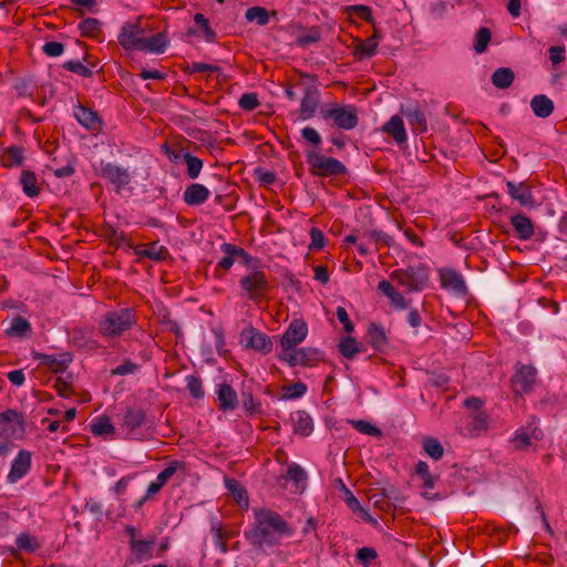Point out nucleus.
Returning a JSON list of instances; mask_svg holds the SVG:
<instances>
[{"mask_svg": "<svg viewBox=\"0 0 567 567\" xmlns=\"http://www.w3.org/2000/svg\"><path fill=\"white\" fill-rule=\"evenodd\" d=\"M511 225L515 230L516 238L519 240H529L535 234L533 220L524 214L513 215L511 217Z\"/></svg>", "mask_w": 567, "mask_h": 567, "instance_id": "5701e85b", "label": "nucleus"}, {"mask_svg": "<svg viewBox=\"0 0 567 567\" xmlns=\"http://www.w3.org/2000/svg\"><path fill=\"white\" fill-rule=\"evenodd\" d=\"M225 486L231 493L236 503L247 508L249 505L248 494L245 487L235 478H225Z\"/></svg>", "mask_w": 567, "mask_h": 567, "instance_id": "f704fd0d", "label": "nucleus"}, {"mask_svg": "<svg viewBox=\"0 0 567 567\" xmlns=\"http://www.w3.org/2000/svg\"><path fill=\"white\" fill-rule=\"evenodd\" d=\"M390 277L399 286L405 288L406 292L422 291L429 281L426 268L422 265L396 269L391 272Z\"/></svg>", "mask_w": 567, "mask_h": 567, "instance_id": "20e7f679", "label": "nucleus"}, {"mask_svg": "<svg viewBox=\"0 0 567 567\" xmlns=\"http://www.w3.org/2000/svg\"><path fill=\"white\" fill-rule=\"evenodd\" d=\"M25 432L23 414L9 409L0 413V437L4 440L22 437Z\"/></svg>", "mask_w": 567, "mask_h": 567, "instance_id": "6e6552de", "label": "nucleus"}, {"mask_svg": "<svg viewBox=\"0 0 567 567\" xmlns=\"http://www.w3.org/2000/svg\"><path fill=\"white\" fill-rule=\"evenodd\" d=\"M71 342L79 349L93 351L99 348V343L91 333L84 328H74L70 334Z\"/></svg>", "mask_w": 567, "mask_h": 567, "instance_id": "cd10ccee", "label": "nucleus"}, {"mask_svg": "<svg viewBox=\"0 0 567 567\" xmlns=\"http://www.w3.org/2000/svg\"><path fill=\"white\" fill-rule=\"evenodd\" d=\"M378 557V553L372 547H362L357 551V561L367 567L372 560Z\"/></svg>", "mask_w": 567, "mask_h": 567, "instance_id": "e2e57ef3", "label": "nucleus"}, {"mask_svg": "<svg viewBox=\"0 0 567 567\" xmlns=\"http://www.w3.org/2000/svg\"><path fill=\"white\" fill-rule=\"evenodd\" d=\"M537 371L534 367L516 363L515 372L512 375V389L516 394H525L533 390L536 382Z\"/></svg>", "mask_w": 567, "mask_h": 567, "instance_id": "9d476101", "label": "nucleus"}, {"mask_svg": "<svg viewBox=\"0 0 567 567\" xmlns=\"http://www.w3.org/2000/svg\"><path fill=\"white\" fill-rule=\"evenodd\" d=\"M441 286L455 296H465L467 288L461 274L453 269H442L440 271Z\"/></svg>", "mask_w": 567, "mask_h": 567, "instance_id": "a211bd4d", "label": "nucleus"}, {"mask_svg": "<svg viewBox=\"0 0 567 567\" xmlns=\"http://www.w3.org/2000/svg\"><path fill=\"white\" fill-rule=\"evenodd\" d=\"M210 196V190L203 184L188 185L183 193V200L188 206H200Z\"/></svg>", "mask_w": 567, "mask_h": 567, "instance_id": "4be33fe9", "label": "nucleus"}, {"mask_svg": "<svg viewBox=\"0 0 567 567\" xmlns=\"http://www.w3.org/2000/svg\"><path fill=\"white\" fill-rule=\"evenodd\" d=\"M135 254L141 258H148L153 261H164L169 257L168 249L163 245H158L157 241L151 243L145 248L142 246L136 247Z\"/></svg>", "mask_w": 567, "mask_h": 567, "instance_id": "bb28decb", "label": "nucleus"}, {"mask_svg": "<svg viewBox=\"0 0 567 567\" xmlns=\"http://www.w3.org/2000/svg\"><path fill=\"white\" fill-rule=\"evenodd\" d=\"M140 370V365L132 362L131 360H125L122 364H118L112 370V374L114 375H127L134 374Z\"/></svg>", "mask_w": 567, "mask_h": 567, "instance_id": "338daca9", "label": "nucleus"}, {"mask_svg": "<svg viewBox=\"0 0 567 567\" xmlns=\"http://www.w3.org/2000/svg\"><path fill=\"white\" fill-rule=\"evenodd\" d=\"M530 109L535 116L547 118L554 112V102L545 94H537L530 100Z\"/></svg>", "mask_w": 567, "mask_h": 567, "instance_id": "c756f323", "label": "nucleus"}, {"mask_svg": "<svg viewBox=\"0 0 567 567\" xmlns=\"http://www.w3.org/2000/svg\"><path fill=\"white\" fill-rule=\"evenodd\" d=\"M74 116L86 128L94 130L97 126V114L83 105L74 107Z\"/></svg>", "mask_w": 567, "mask_h": 567, "instance_id": "e433bc0d", "label": "nucleus"}, {"mask_svg": "<svg viewBox=\"0 0 567 567\" xmlns=\"http://www.w3.org/2000/svg\"><path fill=\"white\" fill-rule=\"evenodd\" d=\"M168 44V39L165 33H156L148 38H143L141 51L161 54L164 53Z\"/></svg>", "mask_w": 567, "mask_h": 567, "instance_id": "7c9ffc66", "label": "nucleus"}, {"mask_svg": "<svg viewBox=\"0 0 567 567\" xmlns=\"http://www.w3.org/2000/svg\"><path fill=\"white\" fill-rule=\"evenodd\" d=\"M491 39H492V33H491L489 29L485 28V27L480 28L475 34L474 50L477 53L485 52Z\"/></svg>", "mask_w": 567, "mask_h": 567, "instance_id": "8fccbe9b", "label": "nucleus"}, {"mask_svg": "<svg viewBox=\"0 0 567 567\" xmlns=\"http://www.w3.org/2000/svg\"><path fill=\"white\" fill-rule=\"evenodd\" d=\"M378 290L389 298L391 307L396 310H405L409 308L410 300H408L388 280H381L378 284Z\"/></svg>", "mask_w": 567, "mask_h": 567, "instance_id": "b1692460", "label": "nucleus"}, {"mask_svg": "<svg viewBox=\"0 0 567 567\" xmlns=\"http://www.w3.org/2000/svg\"><path fill=\"white\" fill-rule=\"evenodd\" d=\"M282 480L285 481L286 487L290 484L289 489L291 493L299 494L305 489L307 474L300 465L291 463L288 465L286 474L282 475Z\"/></svg>", "mask_w": 567, "mask_h": 567, "instance_id": "6ab92c4d", "label": "nucleus"}, {"mask_svg": "<svg viewBox=\"0 0 567 567\" xmlns=\"http://www.w3.org/2000/svg\"><path fill=\"white\" fill-rule=\"evenodd\" d=\"M241 402L247 414L257 415L261 413V403L255 400L251 392H243Z\"/></svg>", "mask_w": 567, "mask_h": 567, "instance_id": "5fc2aeb1", "label": "nucleus"}, {"mask_svg": "<svg viewBox=\"0 0 567 567\" xmlns=\"http://www.w3.org/2000/svg\"><path fill=\"white\" fill-rule=\"evenodd\" d=\"M251 265L254 266H246L250 271L240 278L239 285L247 299L258 301L266 296L270 285L266 274L259 269V260L254 258Z\"/></svg>", "mask_w": 567, "mask_h": 567, "instance_id": "7ed1b4c3", "label": "nucleus"}, {"mask_svg": "<svg viewBox=\"0 0 567 567\" xmlns=\"http://www.w3.org/2000/svg\"><path fill=\"white\" fill-rule=\"evenodd\" d=\"M143 29L136 23H125L117 37L118 43L125 50H141L143 43Z\"/></svg>", "mask_w": 567, "mask_h": 567, "instance_id": "2eb2a0df", "label": "nucleus"}, {"mask_svg": "<svg viewBox=\"0 0 567 567\" xmlns=\"http://www.w3.org/2000/svg\"><path fill=\"white\" fill-rule=\"evenodd\" d=\"M145 419V412L142 409L127 408L122 415L120 426L125 432L126 437L138 439L137 430L144 424Z\"/></svg>", "mask_w": 567, "mask_h": 567, "instance_id": "4468645a", "label": "nucleus"}, {"mask_svg": "<svg viewBox=\"0 0 567 567\" xmlns=\"http://www.w3.org/2000/svg\"><path fill=\"white\" fill-rule=\"evenodd\" d=\"M31 453L27 450H20L12 461L10 472L7 476L8 482L17 483L22 477H24L31 468Z\"/></svg>", "mask_w": 567, "mask_h": 567, "instance_id": "f3484780", "label": "nucleus"}, {"mask_svg": "<svg viewBox=\"0 0 567 567\" xmlns=\"http://www.w3.org/2000/svg\"><path fill=\"white\" fill-rule=\"evenodd\" d=\"M245 18L259 25H266L269 22V12L265 8L256 6L246 10Z\"/></svg>", "mask_w": 567, "mask_h": 567, "instance_id": "a18cd8bd", "label": "nucleus"}, {"mask_svg": "<svg viewBox=\"0 0 567 567\" xmlns=\"http://www.w3.org/2000/svg\"><path fill=\"white\" fill-rule=\"evenodd\" d=\"M379 35L375 31L373 35L367 39L365 42L360 43L355 48V53L360 54L362 58H371L375 54L378 44H379Z\"/></svg>", "mask_w": 567, "mask_h": 567, "instance_id": "37998d69", "label": "nucleus"}, {"mask_svg": "<svg viewBox=\"0 0 567 567\" xmlns=\"http://www.w3.org/2000/svg\"><path fill=\"white\" fill-rule=\"evenodd\" d=\"M72 6L80 14H84L85 11L96 13L97 2L96 0H70Z\"/></svg>", "mask_w": 567, "mask_h": 567, "instance_id": "0e129e2a", "label": "nucleus"}, {"mask_svg": "<svg viewBox=\"0 0 567 567\" xmlns=\"http://www.w3.org/2000/svg\"><path fill=\"white\" fill-rule=\"evenodd\" d=\"M306 159L312 174L330 177L342 176L347 174V167L334 157H329L317 153L316 151L306 152Z\"/></svg>", "mask_w": 567, "mask_h": 567, "instance_id": "423d86ee", "label": "nucleus"}, {"mask_svg": "<svg viewBox=\"0 0 567 567\" xmlns=\"http://www.w3.org/2000/svg\"><path fill=\"white\" fill-rule=\"evenodd\" d=\"M307 334V323L301 319L292 320L287 330L281 336L279 353L291 352L306 339Z\"/></svg>", "mask_w": 567, "mask_h": 567, "instance_id": "1a4fd4ad", "label": "nucleus"}, {"mask_svg": "<svg viewBox=\"0 0 567 567\" xmlns=\"http://www.w3.org/2000/svg\"><path fill=\"white\" fill-rule=\"evenodd\" d=\"M400 111L401 114L405 116L412 131L415 134H423L427 131V121L425 114L416 103L402 105Z\"/></svg>", "mask_w": 567, "mask_h": 567, "instance_id": "dca6fc26", "label": "nucleus"}, {"mask_svg": "<svg viewBox=\"0 0 567 567\" xmlns=\"http://www.w3.org/2000/svg\"><path fill=\"white\" fill-rule=\"evenodd\" d=\"M320 102L317 87L308 86L300 103L299 117L303 121L313 117Z\"/></svg>", "mask_w": 567, "mask_h": 567, "instance_id": "aec40b11", "label": "nucleus"}, {"mask_svg": "<svg viewBox=\"0 0 567 567\" xmlns=\"http://www.w3.org/2000/svg\"><path fill=\"white\" fill-rule=\"evenodd\" d=\"M320 114L324 121L330 120L333 125L344 131L353 130L359 122L358 109L352 104L326 106Z\"/></svg>", "mask_w": 567, "mask_h": 567, "instance_id": "39448f33", "label": "nucleus"}, {"mask_svg": "<svg viewBox=\"0 0 567 567\" xmlns=\"http://www.w3.org/2000/svg\"><path fill=\"white\" fill-rule=\"evenodd\" d=\"M97 175L110 183L116 193H121L132 181L128 168L103 161L99 165Z\"/></svg>", "mask_w": 567, "mask_h": 567, "instance_id": "0eeeda50", "label": "nucleus"}, {"mask_svg": "<svg viewBox=\"0 0 567 567\" xmlns=\"http://www.w3.org/2000/svg\"><path fill=\"white\" fill-rule=\"evenodd\" d=\"M184 467L185 464L183 462L172 461L162 472L158 473L156 480L164 486L179 468Z\"/></svg>", "mask_w": 567, "mask_h": 567, "instance_id": "4d7b16f0", "label": "nucleus"}, {"mask_svg": "<svg viewBox=\"0 0 567 567\" xmlns=\"http://www.w3.org/2000/svg\"><path fill=\"white\" fill-rule=\"evenodd\" d=\"M307 392V385L302 382H296L284 388L286 399H298Z\"/></svg>", "mask_w": 567, "mask_h": 567, "instance_id": "680f3d73", "label": "nucleus"}, {"mask_svg": "<svg viewBox=\"0 0 567 567\" xmlns=\"http://www.w3.org/2000/svg\"><path fill=\"white\" fill-rule=\"evenodd\" d=\"M382 131L391 135L399 144L406 142L408 134L404 127L403 120L399 115H393L382 126Z\"/></svg>", "mask_w": 567, "mask_h": 567, "instance_id": "c85d7f7f", "label": "nucleus"}, {"mask_svg": "<svg viewBox=\"0 0 567 567\" xmlns=\"http://www.w3.org/2000/svg\"><path fill=\"white\" fill-rule=\"evenodd\" d=\"M488 429V415L485 412H476L471 416L467 430L473 435H480Z\"/></svg>", "mask_w": 567, "mask_h": 567, "instance_id": "58836bf2", "label": "nucleus"}, {"mask_svg": "<svg viewBox=\"0 0 567 567\" xmlns=\"http://www.w3.org/2000/svg\"><path fill=\"white\" fill-rule=\"evenodd\" d=\"M183 161L187 165L188 177L192 179L197 178L203 168V161L188 152L183 153Z\"/></svg>", "mask_w": 567, "mask_h": 567, "instance_id": "c03bdc74", "label": "nucleus"}, {"mask_svg": "<svg viewBox=\"0 0 567 567\" xmlns=\"http://www.w3.org/2000/svg\"><path fill=\"white\" fill-rule=\"evenodd\" d=\"M238 105L244 111H252L259 105L258 96L256 93H245L240 96Z\"/></svg>", "mask_w": 567, "mask_h": 567, "instance_id": "69168bd1", "label": "nucleus"}, {"mask_svg": "<svg viewBox=\"0 0 567 567\" xmlns=\"http://www.w3.org/2000/svg\"><path fill=\"white\" fill-rule=\"evenodd\" d=\"M20 183L22 185V189L29 197H34L39 194V188L37 186L38 179L33 172L23 171L21 173Z\"/></svg>", "mask_w": 567, "mask_h": 567, "instance_id": "a19ab883", "label": "nucleus"}, {"mask_svg": "<svg viewBox=\"0 0 567 567\" xmlns=\"http://www.w3.org/2000/svg\"><path fill=\"white\" fill-rule=\"evenodd\" d=\"M220 250L224 256L219 259L217 268H220L224 271L229 270L236 261L241 262L245 266H252L254 257L247 254V251L239 246L224 243L220 246Z\"/></svg>", "mask_w": 567, "mask_h": 567, "instance_id": "f8f14e48", "label": "nucleus"}, {"mask_svg": "<svg viewBox=\"0 0 567 567\" xmlns=\"http://www.w3.org/2000/svg\"><path fill=\"white\" fill-rule=\"evenodd\" d=\"M349 423L360 433L371 435V436H380L381 430L371 423L363 420H350Z\"/></svg>", "mask_w": 567, "mask_h": 567, "instance_id": "13d9d810", "label": "nucleus"}, {"mask_svg": "<svg viewBox=\"0 0 567 567\" xmlns=\"http://www.w3.org/2000/svg\"><path fill=\"white\" fill-rule=\"evenodd\" d=\"M338 347L340 353L347 359H353L354 355L359 352L358 342L352 337L343 338Z\"/></svg>", "mask_w": 567, "mask_h": 567, "instance_id": "09e8293b", "label": "nucleus"}, {"mask_svg": "<svg viewBox=\"0 0 567 567\" xmlns=\"http://www.w3.org/2000/svg\"><path fill=\"white\" fill-rule=\"evenodd\" d=\"M136 324L135 312L130 308H121L105 312L99 323V334L107 341L121 338Z\"/></svg>", "mask_w": 567, "mask_h": 567, "instance_id": "f03ea898", "label": "nucleus"}, {"mask_svg": "<svg viewBox=\"0 0 567 567\" xmlns=\"http://www.w3.org/2000/svg\"><path fill=\"white\" fill-rule=\"evenodd\" d=\"M154 545V539H130V548L138 561L152 556Z\"/></svg>", "mask_w": 567, "mask_h": 567, "instance_id": "c9c22d12", "label": "nucleus"}, {"mask_svg": "<svg viewBox=\"0 0 567 567\" xmlns=\"http://www.w3.org/2000/svg\"><path fill=\"white\" fill-rule=\"evenodd\" d=\"M31 330V326L29 321L20 316H17L12 319L9 333L16 336H23L25 332Z\"/></svg>", "mask_w": 567, "mask_h": 567, "instance_id": "bf43d9fd", "label": "nucleus"}, {"mask_svg": "<svg viewBox=\"0 0 567 567\" xmlns=\"http://www.w3.org/2000/svg\"><path fill=\"white\" fill-rule=\"evenodd\" d=\"M423 450L424 452L435 461L442 458L444 454L443 445L441 442L433 437H426L423 441Z\"/></svg>", "mask_w": 567, "mask_h": 567, "instance_id": "49530a36", "label": "nucleus"}, {"mask_svg": "<svg viewBox=\"0 0 567 567\" xmlns=\"http://www.w3.org/2000/svg\"><path fill=\"white\" fill-rule=\"evenodd\" d=\"M186 385L190 395L195 399H202L204 396V390L202 380L196 375L186 377Z\"/></svg>", "mask_w": 567, "mask_h": 567, "instance_id": "052dcab7", "label": "nucleus"}, {"mask_svg": "<svg viewBox=\"0 0 567 567\" xmlns=\"http://www.w3.org/2000/svg\"><path fill=\"white\" fill-rule=\"evenodd\" d=\"M254 522L245 532L246 539L255 547H275L282 538L291 537L293 528L278 512L268 507H252Z\"/></svg>", "mask_w": 567, "mask_h": 567, "instance_id": "f257e3e1", "label": "nucleus"}, {"mask_svg": "<svg viewBox=\"0 0 567 567\" xmlns=\"http://www.w3.org/2000/svg\"><path fill=\"white\" fill-rule=\"evenodd\" d=\"M106 238L111 245L116 248H131L132 244L130 243L127 236L124 231H118L116 229H109L106 233Z\"/></svg>", "mask_w": 567, "mask_h": 567, "instance_id": "3c124183", "label": "nucleus"}, {"mask_svg": "<svg viewBox=\"0 0 567 567\" xmlns=\"http://www.w3.org/2000/svg\"><path fill=\"white\" fill-rule=\"evenodd\" d=\"M301 137L315 147H318L322 143L320 134L310 126H306L301 130Z\"/></svg>", "mask_w": 567, "mask_h": 567, "instance_id": "774afa93", "label": "nucleus"}, {"mask_svg": "<svg viewBox=\"0 0 567 567\" xmlns=\"http://www.w3.org/2000/svg\"><path fill=\"white\" fill-rule=\"evenodd\" d=\"M278 359L288 363L290 367H313L321 360V357L318 349L303 347L295 348L288 353H278Z\"/></svg>", "mask_w": 567, "mask_h": 567, "instance_id": "9b49d317", "label": "nucleus"}, {"mask_svg": "<svg viewBox=\"0 0 567 567\" xmlns=\"http://www.w3.org/2000/svg\"><path fill=\"white\" fill-rule=\"evenodd\" d=\"M100 20L95 18H86L79 23V30L83 37L97 38L101 34Z\"/></svg>", "mask_w": 567, "mask_h": 567, "instance_id": "79ce46f5", "label": "nucleus"}, {"mask_svg": "<svg viewBox=\"0 0 567 567\" xmlns=\"http://www.w3.org/2000/svg\"><path fill=\"white\" fill-rule=\"evenodd\" d=\"M378 290L389 298L391 307L396 310H405L409 308L410 300H408L388 280H381L378 284Z\"/></svg>", "mask_w": 567, "mask_h": 567, "instance_id": "393cba45", "label": "nucleus"}, {"mask_svg": "<svg viewBox=\"0 0 567 567\" xmlns=\"http://www.w3.org/2000/svg\"><path fill=\"white\" fill-rule=\"evenodd\" d=\"M6 167L21 166L24 159L23 148L17 145L7 147L0 157Z\"/></svg>", "mask_w": 567, "mask_h": 567, "instance_id": "72a5a7b5", "label": "nucleus"}, {"mask_svg": "<svg viewBox=\"0 0 567 567\" xmlns=\"http://www.w3.org/2000/svg\"><path fill=\"white\" fill-rule=\"evenodd\" d=\"M507 193L509 196L517 200L522 206L534 207L535 199L530 188L525 183H515L508 181L506 183Z\"/></svg>", "mask_w": 567, "mask_h": 567, "instance_id": "412c9836", "label": "nucleus"}, {"mask_svg": "<svg viewBox=\"0 0 567 567\" xmlns=\"http://www.w3.org/2000/svg\"><path fill=\"white\" fill-rule=\"evenodd\" d=\"M515 79V74L509 68H498L492 74V83L497 89H507L509 87Z\"/></svg>", "mask_w": 567, "mask_h": 567, "instance_id": "4c0bfd02", "label": "nucleus"}, {"mask_svg": "<svg viewBox=\"0 0 567 567\" xmlns=\"http://www.w3.org/2000/svg\"><path fill=\"white\" fill-rule=\"evenodd\" d=\"M62 68L83 78H91L93 75L92 69L78 60H69L62 64Z\"/></svg>", "mask_w": 567, "mask_h": 567, "instance_id": "864d4df0", "label": "nucleus"}, {"mask_svg": "<svg viewBox=\"0 0 567 567\" xmlns=\"http://www.w3.org/2000/svg\"><path fill=\"white\" fill-rule=\"evenodd\" d=\"M194 21L197 25H199L204 39L207 42H215L216 39V32L212 29L209 21L203 13H195Z\"/></svg>", "mask_w": 567, "mask_h": 567, "instance_id": "603ef678", "label": "nucleus"}, {"mask_svg": "<svg viewBox=\"0 0 567 567\" xmlns=\"http://www.w3.org/2000/svg\"><path fill=\"white\" fill-rule=\"evenodd\" d=\"M90 427H91V433L94 435L103 436V435H111V434L115 433V427L112 424L110 417H107V416H101V417L93 420V422L90 424Z\"/></svg>", "mask_w": 567, "mask_h": 567, "instance_id": "ea45409f", "label": "nucleus"}, {"mask_svg": "<svg viewBox=\"0 0 567 567\" xmlns=\"http://www.w3.org/2000/svg\"><path fill=\"white\" fill-rule=\"evenodd\" d=\"M293 422V432L302 436H308L313 430V422L311 416L305 411H297L291 414Z\"/></svg>", "mask_w": 567, "mask_h": 567, "instance_id": "2f4dec72", "label": "nucleus"}, {"mask_svg": "<svg viewBox=\"0 0 567 567\" xmlns=\"http://www.w3.org/2000/svg\"><path fill=\"white\" fill-rule=\"evenodd\" d=\"M240 341L246 348H250L262 353H269L272 349L270 338L266 333L260 332L252 327L241 331Z\"/></svg>", "mask_w": 567, "mask_h": 567, "instance_id": "ddd939ff", "label": "nucleus"}, {"mask_svg": "<svg viewBox=\"0 0 567 567\" xmlns=\"http://www.w3.org/2000/svg\"><path fill=\"white\" fill-rule=\"evenodd\" d=\"M536 430L533 431V434H528L525 430L519 429L516 431L514 437L512 439V444L517 450H525L532 445V439L538 440V436L535 435Z\"/></svg>", "mask_w": 567, "mask_h": 567, "instance_id": "de8ad7c7", "label": "nucleus"}, {"mask_svg": "<svg viewBox=\"0 0 567 567\" xmlns=\"http://www.w3.org/2000/svg\"><path fill=\"white\" fill-rule=\"evenodd\" d=\"M16 545L20 550H25L28 553H33L39 547L37 539L28 533L20 534L16 539Z\"/></svg>", "mask_w": 567, "mask_h": 567, "instance_id": "6e6d98bb", "label": "nucleus"}, {"mask_svg": "<svg viewBox=\"0 0 567 567\" xmlns=\"http://www.w3.org/2000/svg\"><path fill=\"white\" fill-rule=\"evenodd\" d=\"M217 400L219 410L224 412L235 410L238 404L237 393L228 383L219 385Z\"/></svg>", "mask_w": 567, "mask_h": 567, "instance_id": "a878e982", "label": "nucleus"}, {"mask_svg": "<svg viewBox=\"0 0 567 567\" xmlns=\"http://www.w3.org/2000/svg\"><path fill=\"white\" fill-rule=\"evenodd\" d=\"M369 343L377 351H383L388 344V338L384 328L375 322L370 323L368 328Z\"/></svg>", "mask_w": 567, "mask_h": 567, "instance_id": "473e14b6", "label": "nucleus"}]
</instances>
